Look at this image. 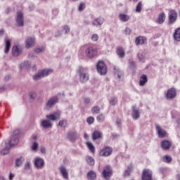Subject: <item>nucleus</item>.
<instances>
[{
  "label": "nucleus",
  "mask_w": 180,
  "mask_h": 180,
  "mask_svg": "<svg viewBox=\"0 0 180 180\" xmlns=\"http://www.w3.org/2000/svg\"><path fill=\"white\" fill-rule=\"evenodd\" d=\"M52 12L53 15H55V16H57V15H58V9H53Z\"/></svg>",
  "instance_id": "nucleus-57"
},
{
  "label": "nucleus",
  "mask_w": 180,
  "mask_h": 180,
  "mask_svg": "<svg viewBox=\"0 0 180 180\" xmlns=\"http://www.w3.org/2000/svg\"><path fill=\"white\" fill-rule=\"evenodd\" d=\"M132 169H133V165L131 164L127 167V169L124 171V176H129Z\"/></svg>",
  "instance_id": "nucleus-36"
},
{
  "label": "nucleus",
  "mask_w": 180,
  "mask_h": 180,
  "mask_svg": "<svg viewBox=\"0 0 180 180\" xmlns=\"http://www.w3.org/2000/svg\"><path fill=\"white\" fill-rule=\"evenodd\" d=\"M118 18L121 22H129L130 20V15L125 13H120Z\"/></svg>",
  "instance_id": "nucleus-25"
},
{
  "label": "nucleus",
  "mask_w": 180,
  "mask_h": 180,
  "mask_svg": "<svg viewBox=\"0 0 180 180\" xmlns=\"http://www.w3.org/2000/svg\"><path fill=\"white\" fill-rule=\"evenodd\" d=\"M98 122H102L105 120V115L103 114H101L96 117Z\"/></svg>",
  "instance_id": "nucleus-46"
},
{
  "label": "nucleus",
  "mask_w": 180,
  "mask_h": 180,
  "mask_svg": "<svg viewBox=\"0 0 180 180\" xmlns=\"http://www.w3.org/2000/svg\"><path fill=\"white\" fill-rule=\"evenodd\" d=\"M141 6H142V4L141 1H139L136 7V12L137 13H140V12H141Z\"/></svg>",
  "instance_id": "nucleus-42"
},
{
  "label": "nucleus",
  "mask_w": 180,
  "mask_h": 180,
  "mask_svg": "<svg viewBox=\"0 0 180 180\" xmlns=\"http://www.w3.org/2000/svg\"><path fill=\"white\" fill-rule=\"evenodd\" d=\"M21 54H22V49L18 45L14 46L12 49V56L13 57H19V56Z\"/></svg>",
  "instance_id": "nucleus-16"
},
{
  "label": "nucleus",
  "mask_w": 180,
  "mask_h": 180,
  "mask_svg": "<svg viewBox=\"0 0 180 180\" xmlns=\"http://www.w3.org/2000/svg\"><path fill=\"white\" fill-rule=\"evenodd\" d=\"M25 161V158L20 157L18 159L15 160V167H20L22 164H23V162Z\"/></svg>",
  "instance_id": "nucleus-37"
},
{
  "label": "nucleus",
  "mask_w": 180,
  "mask_h": 180,
  "mask_svg": "<svg viewBox=\"0 0 180 180\" xmlns=\"http://www.w3.org/2000/svg\"><path fill=\"white\" fill-rule=\"evenodd\" d=\"M148 81V79H147V75H143L140 79V82H139L140 86H144V85H146V84H147Z\"/></svg>",
  "instance_id": "nucleus-30"
},
{
  "label": "nucleus",
  "mask_w": 180,
  "mask_h": 180,
  "mask_svg": "<svg viewBox=\"0 0 180 180\" xmlns=\"http://www.w3.org/2000/svg\"><path fill=\"white\" fill-rule=\"evenodd\" d=\"M141 180H153V172L150 169H143Z\"/></svg>",
  "instance_id": "nucleus-7"
},
{
  "label": "nucleus",
  "mask_w": 180,
  "mask_h": 180,
  "mask_svg": "<svg viewBox=\"0 0 180 180\" xmlns=\"http://www.w3.org/2000/svg\"><path fill=\"white\" fill-rule=\"evenodd\" d=\"M117 104V98L116 97H113L110 100V105L115 106V105Z\"/></svg>",
  "instance_id": "nucleus-41"
},
{
  "label": "nucleus",
  "mask_w": 180,
  "mask_h": 180,
  "mask_svg": "<svg viewBox=\"0 0 180 180\" xmlns=\"http://www.w3.org/2000/svg\"><path fill=\"white\" fill-rule=\"evenodd\" d=\"M60 112H53V114L47 115L46 119L49 120H51L52 122H54L56 120H58L60 119Z\"/></svg>",
  "instance_id": "nucleus-20"
},
{
  "label": "nucleus",
  "mask_w": 180,
  "mask_h": 180,
  "mask_svg": "<svg viewBox=\"0 0 180 180\" xmlns=\"http://www.w3.org/2000/svg\"><path fill=\"white\" fill-rule=\"evenodd\" d=\"M15 22H16L18 26H19L20 27H23V26L25 25L23 13H22L20 11L17 13Z\"/></svg>",
  "instance_id": "nucleus-8"
},
{
  "label": "nucleus",
  "mask_w": 180,
  "mask_h": 180,
  "mask_svg": "<svg viewBox=\"0 0 180 180\" xmlns=\"http://www.w3.org/2000/svg\"><path fill=\"white\" fill-rule=\"evenodd\" d=\"M103 177L104 179L109 180L112 176V168L110 166H106L102 172Z\"/></svg>",
  "instance_id": "nucleus-10"
},
{
  "label": "nucleus",
  "mask_w": 180,
  "mask_h": 180,
  "mask_svg": "<svg viewBox=\"0 0 180 180\" xmlns=\"http://www.w3.org/2000/svg\"><path fill=\"white\" fill-rule=\"evenodd\" d=\"M58 126L60 127H65L67 126V121L66 120H61L58 123Z\"/></svg>",
  "instance_id": "nucleus-47"
},
{
  "label": "nucleus",
  "mask_w": 180,
  "mask_h": 180,
  "mask_svg": "<svg viewBox=\"0 0 180 180\" xmlns=\"http://www.w3.org/2000/svg\"><path fill=\"white\" fill-rule=\"evenodd\" d=\"M11 149V147L8 144L6 143V148L1 150L2 155H6V154H9V150Z\"/></svg>",
  "instance_id": "nucleus-39"
},
{
  "label": "nucleus",
  "mask_w": 180,
  "mask_h": 180,
  "mask_svg": "<svg viewBox=\"0 0 180 180\" xmlns=\"http://www.w3.org/2000/svg\"><path fill=\"white\" fill-rule=\"evenodd\" d=\"M37 148H39V143H37V142H34L32 145L33 151H37Z\"/></svg>",
  "instance_id": "nucleus-50"
},
{
  "label": "nucleus",
  "mask_w": 180,
  "mask_h": 180,
  "mask_svg": "<svg viewBox=\"0 0 180 180\" xmlns=\"http://www.w3.org/2000/svg\"><path fill=\"white\" fill-rule=\"evenodd\" d=\"M19 67H20V70H22V68L25 67V63H21Z\"/></svg>",
  "instance_id": "nucleus-62"
},
{
  "label": "nucleus",
  "mask_w": 180,
  "mask_h": 180,
  "mask_svg": "<svg viewBox=\"0 0 180 180\" xmlns=\"http://www.w3.org/2000/svg\"><path fill=\"white\" fill-rule=\"evenodd\" d=\"M34 44H36V39L34 37H28L25 41V47L27 49L34 47Z\"/></svg>",
  "instance_id": "nucleus-14"
},
{
  "label": "nucleus",
  "mask_w": 180,
  "mask_h": 180,
  "mask_svg": "<svg viewBox=\"0 0 180 180\" xmlns=\"http://www.w3.org/2000/svg\"><path fill=\"white\" fill-rule=\"evenodd\" d=\"M60 174L62 175L63 179L68 180V170L64 166L59 167Z\"/></svg>",
  "instance_id": "nucleus-18"
},
{
  "label": "nucleus",
  "mask_w": 180,
  "mask_h": 180,
  "mask_svg": "<svg viewBox=\"0 0 180 180\" xmlns=\"http://www.w3.org/2000/svg\"><path fill=\"white\" fill-rule=\"evenodd\" d=\"M138 58H139V61H143V60H144V56L141 53H139Z\"/></svg>",
  "instance_id": "nucleus-54"
},
{
  "label": "nucleus",
  "mask_w": 180,
  "mask_h": 180,
  "mask_svg": "<svg viewBox=\"0 0 180 180\" xmlns=\"http://www.w3.org/2000/svg\"><path fill=\"white\" fill-rule=\"evenodd\" d=\"M89 102H91V99H89V98H85L84 99V103H89Z\"/></svg>",
  "instance_id": "nucleus-59"
},
{
  "label": "nucleus",
  "mask_w": 180,
  "mask_h": 180,
  "mask_svg": "<svg viewBox=\"0 0 180 180\" xmlns=\"http://www.w3.org/2000/svg\"><path fill=\"white\" fill-rule=\"evenodd\" d=\"M172 142L168 140L162 141L161 147L163 150H168L171 148Z\"/></svg>",
  "instance_id": "nucleus-17"
},
{
  "label": "nucleus",
  "mask_w": 180,
  "mask_h": 180,
  "mask_svg": "<svg viewBox=\"0 0 180 180\" xmlns=\"http://www.w3.org/2000/svg\"><path fill=\"white\" fill-rule=\"evenodd\" d=\"M53 72V70L51 69H45L33 77V79L34 81H39L41 78H44V77H47V75H50Z\"/></svg>",
  "instance_id": "nucleus-2"
},
{
  "label": "nucleus",
  "mask_w": 180,
  "mask_h": 180,
  "mask_svg": "<svg viewBox=\"0 0 180 180\" xmlns=\"http://www.w3.org/2000/svg\"><path fill=\"white\" fill-rule=\"evenodd\" d=\"M86 146H87L89 150H90V151L93 153V154L95 153V146H94L92 142H86Z\"/></svg>",
  "instance_id": "nucleus-35"
},
{
  "label": "nucleus",
  "mask_w": 180,
  "mask_h": 180,
  "mask_svg": "<svg viewBox=\"0 0 180 180\" xmlns=\"http://www.w3.org/2000/svg\"><path fill=\"white\" fill-rule=\"evenodd\" d=\"M92 137L94 141L102 139V132L99 131H94L92 134Z\"/></svg>",
  "instance_id": "nucleus-28"
},
{
  "label": "nucleus",
  "mask_w": 180,
  "mask_h": 180,
  "mask_svg": "<svg viewBox=\"0 0 180 180\" xmlns=\"http://www.w3.org/2000/svg\"><path fill=\"white\" fill-rule=\"evenodd\" d=\"M41 153H42V154H44V153H46V148H41Z\"/></svg>",
  "instance_id": "nucleus-60"
},
{
  "label": "nucleus",
  "mask_w": 180,
  "mask_h": 180,
  "mask_svg": "<svg viewBox=\"0 0 180 180\" xmlns=\"http://www.w3.org/2000/svg\"><path fill=\"white\" fill-rule=\"evenodd\" d=\"M87 179L89 180H95L96 179V173L93 170L89 171L87 173Z\"/></svg>",
  "instance_id": "nucleus-29"
},
{
  "label": "nucleus",
  "mask_w": 180,
  "mask_h": 180,
  "mask_svg": "<svg viewBox=\"0 0 180 180\" xmlns=\"http://www.w3.org/2000/svg\"><path fill=\"white\" fill-rule=\"evenodd\" d=\"M28 58H36V56H34V54H33V53H30L28 54Z\"/></svg>",
  "instance_id": "nucleus-56"
},
{
  "label": "nucleus",
  "mask_w": 180,
  "mask_h": 180,
  "mask_svg": "<svg viewBox=\"0 0 180 180\" xmlns=\"http://www.w3.org/2000/svg\"><path fill=\"white\" fill-rule=\"evenodd\" d=\"M19 134H20V131H19V129H15L13 131V134L11 136V139L7 143L9 147H13L18 145V143H19Z\"/></svg>",
  "instance_id": "nucleus-1"
},
{
  "label": "nucleus",
  "mask_w": 180,
  "mask_h": 180,
  "mask_svg": "<svg viewBox=\"0 0 180 180\" xmlns=\"http://www.w3.org/2000/svg\"><path fill=\"white\" fill-rule=\"evenodd\" d=\"M85 53L89 58H94V57H96L98 51L94 47L90 46L86 49Z\"/></svg>",
  "instance_id": "nucleus-9"
},
{
  "label": "nucleus",
  "mask_w": 180,
  "mask_h": 180,
  "mask_svg": "<svg viewBox=\"0 0 180 180\" xmlns=\"http://www.w3.org/2000/svg\"><path fill=\"white\" fill-rule=\"evenodd\" d=\"M84 8H85V4L80 3V4L79 6V8H78L79 12H82V11H84Z\"/></svg>",
  "instance_id": "nucleus-51"
},
{
  "label": "nucleus",
  "mask_w": 180,
  "mask_h": 180,
  "mask_svg": "<svg viewBox=\"0 0 180 180\" xmlns=\"http://www.w3.org/2000/svg\"><path fill=\"white\" fill-rule=\"evenodd\" d=\"M86 161L89 165H95V160L91 156H87L86 158Z\"/></svg>",
  "instance_id": "nucleus-38"
},
{
  "label": "nucleus",
  "mask_w": 180,
  "mask_h": 180,
  "mask_svg": "<svg viewBox=\"0 0 180 180\" xmlns=\"http://www.w3.org/2000/svg\"><path fill=\"white\" fill-rule=\"evenodd\" d=\"M63 30H65L66 34L70 33V27L68 25H65L63 27Z\"/></svg>",
  "instance_id": "nucleus-52"
},
{
  "label": "nucleus",
  "mask_w": 180,
  "mask_h": 180,
  "mask_svg": "<svg viewBox=\"0 0 180 180\" xmlns=\"http://www.w3.org/2000/svg\"><path fill=\"white\" fill-rule=\"evenodd\" d=\"M67 137L68 140H70V141L74 143V141H75L78 139V137H79V135L75 131H69L67 134Z\"/></svg>",
  "instance_id": "nucleus-13"
},
{
  "label": "nucleus",
  "mask_w": 180,
  "mask_h": 180,
  "mask_svg": "<svg viewBox=\"0 0 180 180\" xmlns=\"http://www.w3.org/2000/svg\"><path fill=\"white\" fill-rule=\"evenodd\" d=\"M30 98L31 99H34V98H36V92H34V91H31V92L30 93Z\"/></svg>",
  "instance_id": "nucleus-53"
},
{
  "label": "nucleus",
  "mask_w": 180,
  "mask_h": 180,
  "mask_svg": "<svg viewBox=\"0 0 180 180\" xmlns=\"http://www.w3.org/2000/svg\"><path fill=\"white\" fill-rule=\"evenodd\" d=\"M103 22H105V19L102 17H98L92 22L93 26H102L103 25Z\"/></svg>",
  "instance_id": "nucleus-22"
},
{
  "label": "nucleus",
  "mask_w": 180,
  "mask_h": 180,
  "mask_svg": "<svg viewBox=\"0 0 180 180\" xmlns=\"http://www.w3.org/2000/svg\"><path fill=\"white\" fill-rule=\"evenodd\" d=\"M34 165L37 169H42V168H44V160L41 158H36Z\"/></svg>",
  "instance_id": "nucleus-11"
},
{
  "label": "nucleus",
  "mask_w": 180,
  "mask_h": 180,
  "mask_svg": "<svg viewBox=\"0 0 180 180\" xmlns=\"http://www.w3.org/2000/svg\"><path fill=\"white\" fill-rule=\"evenodd\" d=\"M24 169L25 170L32 169V163L30 162H27L24 165Z\"/></svg>",
  "instance_id": "nucleus-43"
},
{
  "label": "nucleus",
  "mask_w": 180,
  "mask_h": 180,
  "mask_svg": "<svg viewBox=\"0 0 180 180\" xmlns=\"http://www.w3.org/2000/svg\"><path fill=\"white\" fill-rule=\"evenodd\" d=\"M124 34H125V36H130L131 34V29L126 27L124 30Z\"/></svg>",
  "instance_id": "nucleus-44"
},
{
  "label": "nucleus",
  "mask_w": 180,
  "mask_h": 180,
  "mask_svg": "<svg viewBox=\"0 0 180 180\" xmlns=\"http://www.w3.org/2000/svg\"><path fill=\"white\" fill-rule=\"evenodd\" d=\"M178 19V13L175 10H169L168 13V25H174Z\"/></svg>",
  "instance_id": "nucleus-5"
},
{
  "label": "nucleus",
  "mask_w": 180,
  "mask_h": 180,
  "mask_svg": "<svg viewBox=\"0 0 180 180\" xmlns=\"http://www.w3.org/2000/svg\"><path fill=\"white\" fill-rule=\"evenodd\" d=\"M84 139H86V140H88V139L89 138V136L86 134H84Z\"/></svg>",
  "instance_id": "nucleus-63"
},
{
  "label": "nucleus",
  "mask_w": 180,
  "mask_h": 180,
  "mask_svg": "<svg viewBox=\"0 0 180 180\" xmlns=\"http://www.w3.org/2000/svg\"><path fill=\"white\" fill-rule=\"evenodd\" d=\"M162 160L164 161V162H167V164H169V162L172 161V158L170 155H166L163 156Z\"/></svg>",
  "instance_id": "nucleus-40"
},
{
  "label": "nucleus",
  "mask_w": 180,
  "mask_h": 180,
  "mask_svg": "<svg viewBox=\"0 0 180 180\" xmlns=\"http://www.w3.org/2000/svg\"><path fill=\"white\" fill-rule=\"evenodd\" d=\"M132 117L134 120L140 119V109L133 107L132 108Z\"/></svg>",
  "instance_id": "nucleus-21"
},
{
  "label": "nucleus",
  "mask_w": 180,
  "mask_h": 180,
  "mask_svg": "<svg viewBox=\"0 0 180 180\" xmlns=\"http://www.w3.org/2000/svg\"><path fill=\"white\" fill-rule=\"evenodd\" d=\"M117 54L120 57V58H124L126 53H124V49L118 48L117 51Z\"/></svg>",
  "instance_id": "nucleus-31"
},
{
  "label": "nucleus",
  "mask_w": 180,
  "mask_h": 180,
  "mask_svg": "<svg viewBox=\"0 0 180 180\" xmlns=\"http://www.w3.org/2000/svg\"><path fill=\"white\" fill-rule=\"evenodd\" d=\"M99 39V36H98L97 34H94L91 36V40L92 41H98V39Z\"/></svg>",
  "instance_id": "nucleus-48"
},
{
  "label": "nucleus",
  "mask_w": 180,
  "mask_h": 180,
  "mask_svg": "<svg viewBox=\"0 0 180 180\" xmlns=\"http://www.w3.org/2000/svg\"><path fill=\"white\" fill-rule=\"evenodd\" d=\"M91 113H93V115H98L99 113H101V107H99V105H95L91 108Z\"/></svg>",
  "instance_id": "nucleus-34"
},
{
  "label": "nucleus",
  "mask_w": 180,
  "mask_h": 180,
  "mask_svg": "<svg viewBox=\"0 0 180 180\" xmlns=\"http://www.w3.org/2000/svg\"><path fill=\"white\" fill-rule=\"evenodd\" d=\"M4 41H5L4 53L6 54V53H9V49H11V44L12 43V40H11L8 37H6L4 39Z\"/></svg>",
  "instance_id": "nucleus-23"
},
{
  "label": "nucleus",
  "mask_w": 180,
  "mask_h": 180,
  "mask_svg": "<svg viewBox=\"0 0 180 180\" xmlns=\"http://www.w3.org/2000/svg\"><path fill=\"white\" fill-rule=\"evenodd\" d=\"M129 67H132V68L136 67V62H134V61H131V62L129 63Z\"/></svg>",
  "instance_id": "nucleus-58"
},
{
  "label": "nucleus",
  "mask_w": 180,
  "mask_h": 180,
  "mask_svg": "<svg viewBox=\"0 0 180 180\" xmlns=\"http://www.w3.org/2000/svg\"><path fill=\"white\" fill-rule=\"evenodd\" d=\"M24 66L26 67L27 68V70H29V68H30V63L25 62L24 63Z\"/></svg>",
  "instance_id": "nucleus-55"
},
{
  "label": "nucleus",
  "mask_w": 180,
  "mask_h": 180,
  "mask_svg": "<svg viewBox=\"0 0 180 180\" xmlns=\"http://www.w3.org/2000/svg\"><path fill=\"white\" fill-rule=\"evenodd\" d=\"M146 41H147V39H146V37H139L135 40L136 46H140V44H144Z\"/></svg>",
  "instance_id": "nucleus-27"
},
{
  "label": "nucleus",
  "mask_w": 180,
  "mask_h": 180,
  "mask_svg": "<svg viewBox=\"0 0 180 180\" xmlns=\"http://www.w3.org/2000/svg\"><path fill=\"white\" fill-rule=\"evenodd\" d=\"M155 127L158 134V137H160V139H164V137L167 136V131H165L159 124H156Z\"/></svg>",
  "instance_id": "nucleus-15"
},
{
  "label": "nucleus",
  "mask_w": 180,
  "mask_h": 180,
  "mask_svg": "<svg viewBox=\"0 0 180 180\" xmlns=\"http://www.w3.org/2000/svg\"><path fill=\"white\" fill-rule=\"evenodd\" d=\"M174 39L176 41H180V28L175 30L174 33Z\"/></svg>",
  "instance_id": "nucleus-33"
},
{
  "label": "nucleus",
  "mask_w": 180,
  "mask_h": 180,
  "mask_svg": "<svg viewBox=\"0 0 180 180\" xmlns=\"http://www.w3.org/2000/svg\"><path fill=\"white\" fill-rule=\"evenodd\" d=\"M112 148L106 146L100 151L99 155L101 157H109L112 154Z\"/></svg>",
  "instance_id": "nucleus-12"
},
{
  "label": "nucleus",
  "mask_w": 180,
  "mask_h": 180,
  "mask_svg": "<svg viewBox=\"0 0 180 180\" xmlns=\"http://www.w3.org/2000/svg\"><path fill=\"white\" fill-rule=\"evenodd\" d=\"M56 103H58V96H53L51 97L46 103L45 108L46 110H50V109H51V108H53V106H55Z\"/></svg>",
  "instance_id": "nucleus-4"
},
{
  "label": "nucleus",
  "mask_w": 180,
  "mask_h": 180,
  "mask_svg": "<svg viewBox=\"0 0 180 180\" xmlns=\"http://www.w3.org/2000/svg\"><path fill=\"white\" fill-rule=\"evenodd\" d=\"M13 176H14V175L12 174V173H11L10 175H9V179H10V180L13 179Z\"/></svg>",
  "instance_id": "nucleus-61"
},
{
  "label": "nucleus",
  "mask_w": 180,
  "mask_h": 180,
  "mask_svg": "<svg viewBox=\"0 0 180 180\" xmlns=\"http://www.w3.org/2000/svg\"><path fill=\"white\" fill-rule=\"evenodd\" d=\"M97 72L100 75H105L108 72V68L105 64V62L100 60L96 65Z\"/></svg>",
  "instance_id": "nucleus-3"
},
{
  "label": "nucleus",
  "mask_w": 180,
  "mask_h": 180,
  "mask_svg": "<svg viewBox=\"0 0 180 180\" xmlns=\"http://www.w3.org/2000/svg\"><path fill=\"white\" fill-rule=\"evenodd\" d=\"M175 96H176V91H175V89H169L166 94L167 99H174Z\"/></svg>",
  "instance_id": "nucleus-19"
},
{
  "label": "nucleus",
  "mask_w": 180,
  "mask_h": 180,
  "mask_svg": "<svg viewBox=\"0 0 180 180\" xmlns=\"http://www.w3.org/2000/svg\"><path fill=\"white\" fill-rule=\"evenodd\" d=\"M41 127H43V129H51V127H53V124L49 120H44L41 122Z\"/></svg>",
  "instance_id": "nucleus-24"
},
{
  "label": "nucleus",
  "mask_w": 180,
  "mask_h": 180,
  "mask_svg": "<svg viewBox=\"0 0 180 180\" xmlns=\"http://www.w3.org/2000/svg\"><path fill=\"white\" fill-rule=\"evenodd\" d=\"M114 75L115 78L120 79L123 77V72L120 70V69H117L116 68H114Z\"/></svg>",
  "instance_id": "nucleus-26"
},
{
  "label": "nucleus",
  "mask_w": 180,
  "mask_h": 180,
  "mask_svg": "<svg viewBox=\"0 0 180 180\" xmlns=\"http://www.w3.org/2000/svg\"><path fill=\"white\" fill-rule=\"evenodd\" d=\"M78 74L80 82H86V81L89 80V75L85 72L84 68H79L78 70Z\"/></svg>",
  "instance_id": "nucleus-6"
},
{
  "label": "nucleus",
  "mask_w": 180,
  "mask_h": 180,
  "mask_svg": "<svg viewBox=\"0 0 180 180\" xmlns=\"http://www.w3.org/2000/svg\"><path fill=\"white\" fill-rule=\"evenodd\" d=\"M46 48H44V46H41L39 48H37L34 49V52L37 53L38 54L40 53H43V51L45 50Z\"/></svg>",
  "instance_id": "nucleus-45"
},
{
  "label": "nucleus",
  "mask_w": 180,
  "mask_h": 180,
  "mask_svg": "<svg viewBox=\"0 0 180 180\" xmlns=\"http://www.w3.org/2000/svg\"><path fill=\"white\" fill-rule=\"evenodd\" d=\"M163 22H165V13H161L158 18V23L162 25Z\"/></svg>",
  "instance_id": "nucleus-32"
},
{
  "label": "nucleus",
  "mask_w": 180,
  "mask_h": 180,
  "mask_svg": "<svg viewBox=\"0 0 180 180\" xmlns=\"http://www.w3.org/2000/svg\"><path fill=\"white\" fill-rule=\"evenodd\" d=\"M95 119L94 118V117H89L87 118L86 122L87 123H89V124H92V123H94Z\"/></svg>",
  "instance_id": "nucleus-49"
},
{
  "label": "nucleus",
  "mask_w": 180,
  "mask_h": 180,
  "mask_svg": "<svg viewBox=\"0 0 180 180\" xmlns=\"http://www.w3.org/2000/svg\"><path fill=\"white\" fill-rule=\"evenodd\" d=\"M176 179H177V180H180V174H178V175L176 176Z\"/></svg>",
  "instance_id": "nucleus-64"
}]
</instances>
